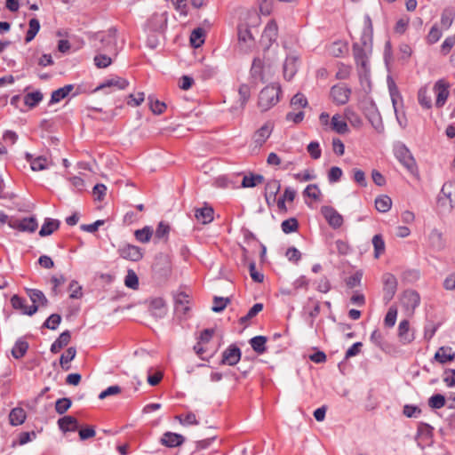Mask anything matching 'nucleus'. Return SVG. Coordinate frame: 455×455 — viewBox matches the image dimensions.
<instances>
[{
    "label": "nucleus",
    "instance_id": "nucleus-7",
    "mask_svg": "<svg viewBox=\"0 0 455 455\" xmlns=\"http://www.w3.org/2000/svg\"><path fill=\"white\" fill-rule=\"evenodd\" d=\"M382 282H383V301L385 304L389 303L396 291H397V285L398 282L396 277L390 273H385L382 275Z\"/></svg>",
    "mask_w": 455,
    "mask_h": 455
},
{
    "label": "nucleus",
    "instance_id": "nucleus-55",
    "mask_svg": "<svg viewBox=\"0 0 455 455\" xmlns=\"http://www.w3.org/2000/svg\"><path fill=\"white\" fill-rule=\"evenodd\" d=\"M397 317V307L395 306H391L384 318V324L387 328H392L395 326Z\"/></svg>",
    "mask_w": 455,
    "mask_h": 455
},
{
    "label": "nucleus",
    "instance_id": "nucleus-31",
    "mask_svg": "<svg viewBox=\"0 0 455 455\" xmlns=\"http://www.w3.org/2000/svg\"><path fill=\"white\" fill-rule=\"evenodd\" d=\"M150 311L156 317H163L166 314V304L164 299L156 298L150 302Z\"/></svg>",
    "mask_w": 455,
    "mask_h": 455
},
{
    "label": "nucleus",
    "instance_id": "nucleus-35",
    "mask_svg": "<svg viewBox=\"0 0 455 455\" xmlns=\"http://www.w3.org/2000/svg\"><path fill=\"white\" fill-rule=\"evenodd\" d=\"M43 93L39 91L28 92L23 97L24 105L33 108L43 100Z\"/></svg>",
    "mask_w": 455,
    "mask_h": 455
},
{
    "label": "nucleus",
    "instance_id": "nucleus-37",
    "mask_svg": "<svg viewBox=\"0 0 455 455\" xmlns=\"http://www.w3.org/2000/svg\"><path fill=\"white\" fill-rule=\"evenodd\" d=\"M74 89L73 84H67L61 88H59L52 92L51 96V103H58L61 100L65 99L70 92Z\"/></svg>",
    "mask_w": 455,
    "mask_h": 455
},
{
    "label": "nucleus",
    "instance_id": "nucleus-46",
    "mask_svg": "<svg viewBox=\"0 0 455 455\" xmlns=\"http://www.w3.org/2000/svg\"><path fill=\"white\" fill-rule=\"evenodd\" d=\"M337 73L335 78L338 80H347L350 77L353 68L351 65L345 64L343 62L337 63Z\"/></svg>",
    "mask_w": 455,
    "mask_h": 455
},
{
    "label": "nucleus",
    "instance_id": "nucleus-32",
    "mask_svg": "<svg viewBox=\"0 0 455 455\" xmlns=\"http://www.w3.org/2000/svg\"><path fill=\"white\" fill-rule=\"evenodd\" d=\"M304 308L311 318L309 324L312 327L315 318L320 314V302L313 298H309Z\"/></svg>",
    "mask_w": 455,
    "mask_h": 455
},
{
    "label": "nucleus",
    "instance_id": "nucleus-39",
    "mask_svg": "<svg viewBox=\"0 0 455 455\" xmlns=\"http://www.w3.org/2000/svg\"><path fill=\"white\" fill-rule=\"evenodd\" d=\"M28 347V343L26 340L21 339H18L12 349V356L15 359L22 358L26 355Z\"/></svg>",
    "mask_w": 455,
    "mask_h": 455
},
{
    "label": "nucleus",
    "instance_id": "nucleus-47",
    "mask_svg": "<svg viewBox=\"0 0 455 455\" xmlns=\"http://www.w3.org/2000/svg\"><path fill=\"white\" fill-rule=\"evenodd\" d=\"M40 29V23L39 20L36 18H33L28 22V29L26 33L25 36V42L29 43L31 42L36 34L38 33Z\"/></svg>",
    "mask_w": 455,
    "mask_h": 455
},
{
    "label": "nucleus",
    "instance_id": "nucleus-16",
    "mask_svg": "<svg viewBox=\"0 0 455 455\" xmlns=\"http://www.w3.org/2000/svg\"><path fill=\"white\" fill-rule=\"evenodd\" d=\"M189 296L184 291L177 293L174 297V309L176 314L186 315L189 311Z\"/></svg>",
    "mask_w": 455,
    "mask_h": 455
},
{
    "label": "nucleus",
    "instance_id": "nucleus-53",
    "mask_svg": "<svg viewBox=\"0 0 455 455\" xmlns=\"http://www.w3.org/2000/svg\"><path fill=\"white\" fill-rule=\"evenodd\" d=\"M204 43V31L201 28L194 29L190 35V44L197 48Z\"/></svg>",
    "mask_w": 455,
    "mask_h": 455
},
{
    "label": "nucleus",
    "instance_id": "nucleus-59",
    "mask_svg": "<svg viewBox=\"0 0 455 455\" xmlns=\"http://www.w3.org/2000/svg\"><path fill=\"white\" fill-rule=\"evenodd\" d=\"M307 106V100L302 93L295 94L291 100V107L293 109H301Z\"/></svg>",
    "mask_w": 455,
    "mask_h": 455
},
{
    "label": "nucleus",
    "instance_id": "nucleus-20",
    "mask_svg": "<svg viewBox=\"0 0 455 455\" xmlns=\"http://www.w3.org/2000/svg\"><path fill=\"white\" fill-rule=\"evenodd\" d=\"M129 85V82L127 79L120 76H114L108 80H106L104 83L100 84L95 91H100L105 88H116L117 90H124Z\"/></svg>",
    "mask_w": 455,
    "mask_h": 455
},
{
    "label": "nucleus",
    "instance_id": "nucleus-44",
    "mask_svg": "<svg viewBox=\"0 0 455 455\" xmlns=\"http://www.w3.org/2000/svg\"><path fill=\"white\" fill-rule=\"evenodd\" d=\"M154 234L153 228L149 226H146L141 229H137L134 232V236L137 241L146 243H148Z\"/></svg>",
    "mask_w": 455,
    "mask_h": 455
},
{
    "label": "nucleus",
    "instance_id": "nucleus-14",
    "mask_svg": "<svg viewBox=\"0 0 455 455\" xmlns=\"http://www.w3.org/2000/svg\"><path fill=\"white\" fill-rule=\"evenodd\" d=\"M434 92L436 94L435 106L442 108L449 97V84L444 80H438L434 85Z\"/></svg>",
    "mask_w": 455,
    "mask_h": 455
},
{
    "label": "nucleus",
    "instance_id": "nucleus-30",
    "mask_svg": "<svg viewBox=\"0 0 455 455\" xmlns=\"http://www.w3.org/2000/svg\"><path fill=\"white\" fill-rule=\"evenodd\" d=\"M389 92L396 119L399 124H402L399 117V105L403 106L402 96L395 84L389 85Z\"/></svg>",
    "mask_w": 455,
    "mask_h": 455
},
{
    "label": "nucleus",
    "instance_id": "nucleus-33",
    "mask_svg": "<svg viewBox=\"0 0 455 455\" xmlns=\"http://www.w3.org/2000/svg\"><path fill=\"white\" fill-rule=\"evenodd\" d=\"M60 221L58 220L45 219L40 231L39 235L40 236H47L52 235L54 231H56L60 227Z\"/></svg>",
    "mask_w": 455,
    "mask_h": 455
},
{
    "label": "nucleus",
    "instance_id": "nucleus-3",
    "mask_svg": "<svg viewBox=\"0 0 455 455\" xmlns=\"http://www.w3.org/2000/svg\"><path fill=\"white\" fill-rule=\"evenodd\" d=\"M437 203L449 211L455 207V181H447L443 185Z\"/></svg>",
    "mask_w": 455,
    "mask_h": 455
},
{
    "label": "nucleus",
    "instance_id": "nucleus-1",
    "mask_svg": "<svg viewBox=\"0 0 455 455\" xmlns=\"http://www.w3.org/2000/svg\"><path fill=\"white\" fill-rule=\"evenodd\" d=\"M281 93V87L275 84L263 88L259 94L258 100V106L260 110L265 112L275 106L280 100Z\"/></svg>",
    "mask_w": 455,
    "mask_h": 455
},
{
    "label": "nucleus",
    "instance_id": "nucleus-18",
    "mask_svg": "<svg viewBox=\"0 0 455 455\" xmlns=\"http://www.w3.org/2000/svg\"><path fill=\"white\" fill-rule=\"evenodd\" d=\"M120 256L125 259L139 261L142 259L141 249L132 244H126L119 249Z\"/></svg>",
    "mask_w": 455,
    "mask_h": 455
},
{
    "label": "nucleus",
    "instance_id": "nucleus-28",
    "mask_svg": "<svg viewBox=\"0 0 455 455\" xmlns=\"http://www.w3.org/2000/svg\"><path fill=\"white\" fill-rule=\"evenodd\" d=\"M455 353L450 347H441L435 355V359L442 364L453 361Z\"/></svg>",
    "mask_w": 455,
    "mask_h": 455
},
{
    "label": "nucleus",
    "instance_id": "nucleus-36",
    "mask_svg": "<svg viewBox=\"0 0 455 455\" xmlns=\"http://www.w3.org/2000/svg\"><path fill=\"white\" fill-rule=\"evenodd\" d=\"M76 355V349L74 347H68L65 353L60 355V364L64 371L70 369L69 363L74 360Z\"/></svg>",
    "mask_w": 455,
    "mask_h": 455
},
{
    "label": "nucleus",
    "instance_id": "nucleus-13",
    "mask_svg": "<svg viewBox=\"0 0 455 455\" xmlns=\"http://www.w3.org/2000/svg\"><path fill=\"white\" fill-rule=\"evenodd\" d=\"M241 355V350L237 346L230 345L222 353L221 363L234 366L240 361Z\"/></svg>",
    "mask_w": 455,
    "mask_h": 455
},
{
    "label": "nucleus",
    "instance_id": "nucleus-22",
    "mask_svg": "<svg viewBox=\"0 0 455 455\" xmlns=\"http://www.w3.org/2000/svg\"><path fill=\"white\" fill-rule=\"evenodd\" d=\"M213 214L214 210L208 204H204L202 208L196 209L195 211L196 219L203 224L211 223L214 219Z\"/></svg>",
    "mask_w": 455,
    "mask_h": 455
},
{
    "label": "nucleus",
    "instance_id": "nucleus-62",
    "mask_svg": "<svg viewBox=\"0 0 455 455\" xmlns=\"http://www.w3.org/2000/svg\"><path fill=\"white\" fill-rule=\"evenodd\" d=\"M61 322V316L59 314H52L43 323V328L56 330Z\"/></svg>",
    "mask_w": 455,
    "mask_h": 455
},
{
    "label": "nucleus",
    "instance_id": "nucleus-17",
    "mask_svg": "<svg viewBox=\"0 0 455 455\" xmlns=\"http://www.w3.org/2000/svg\"><path fill=\"white\" fill-rule=\"evenodd\" d=\"M185 442V437L182 435L173 433V432H165L163 434L160 443L168 448H175L183 444Z\"/></svg>",
    "mask_w": 455,
    "mask_h": 455
},
{
    "label": "nucleus",
    "instance_id": "nucleus-57",
    "mask_svg": "<svg viewBox=\"0 0 455 455\" xmlns=\"http://www.w3.org/2000/svg\"><path fill=\"white\" fill-rule=\"evenodd\" d=\"M72 405L70 398L63 397L60 398L55 403V411L58 414H64Z\"/></svg>",
    "mask_w": 455,
    "mask_h": 455
},
{
    "label": "nucleus",
    "instance_id": "nucleus-43",
    "mask_svg": "<svg viewBox=\"0 0 455 455\" xmlns=\"http://www.w3.org/2000/svg\"><path fill=\"white\" fill-rule=\"evenodd\" d=\"M331 125L332 130L339 134H344L348 132L347 123L341 118L339 115H334L332 116Z\"/></svg>",
    "mask_w": 455,
    "mask_h": 455
},
{
    "label": "nucleus",
    "instance_id": "nucleus-4",
    "mask_svg": "<svg viewBox=\"0 0 455 455\" xmlns=\"http://www.w3.org/2000/svg\"><path fill=\"white\" fill-rule=\"evenodd\" d=\"M26 293L32 302V305L29 306V309L25 312L27 315L31 316L38 311L39 307L48 306L49 300L42 291L28 288L26 289Z\"/></svg>",
    "mask_w": 455,
    "mask_h": 455
},
{
    "label": "nucleus",
    "instance_id": "nucleus-5",
    "mask_svg": "<svg viewBox=\"0 0 455 455\" xmlns=\"http://www.w3.org/2000/svg\"><path fill=\"white\" fill-rule=\"evenodd\" d=\"M400 302L403 309L410 315H412L415 309L419 306L420 296L415 290H405L400 298Z\"/></svg>",
    "mask_w": 455,
    "mask_h": 455
},
{
    "label": "nucleus",
    "instance_id": "nucleus-42",
    "mask_svg": "<svg viewBox=\"0 0 455 455\" xmlns=\"http://www.w3.org/2000/svg\"><path fill=\"white\" fill-rule=\"evenodd\" d=\"M170 231V225L165 221H160L155 231V239L164 240V242H167Z\"/></svg>",
    "mask_w": 455,
    "mask_h": 455
},
{
    "label": "nucleus",
    "instance_id": "nucleus-6",
    "mask_svg": "<svg viewBox=\"0 0 455 455\" xmlns=\"http://www.w3.org/2000/svg\"><path fill=\"white\" fill-rule=\"evenodd\" d=\"M116 33L117 30L115 28H110L106 32H98L95 34V40L100 41V46L95 45L98 51H108L112 49L116 44Z\"/></svg>",
    "mask_w": 455,
    "mask_h": 455
},
{
    "label": "nucleus",
    "instance_id": "nucleus-41",
    "mask_svg": "<svg viewBox=\"0 0 455 455\" xmlns=\"http://www.w3.org/2000/svg\"><path fill=\"white\" fill-rule=\"evenodd\" d=\"M392 200L388 196H379L375 199V208L379 212H387L391 209Z\"/></svg>",
    "mask_w": 455,
    "mask_h": 455
},
{
    "label": "nucleus",
    "instance_id": "nucleus-40",
    "mask_svg": "<svg viewBox=\"0 0 455 455\" xmlns=\"http://www.w3.org/2000/svg\"><path fill=\"white\" fill-rule=\"evenodd\" d=\"M455 18V11L453 8H445L441 15V27L443 30L451 28Z\"/></svg>",
    "mask_w": 455,
    "mask_h": 455
},
{
    "label": "nucleus",
    "instance_id": "nucleus-2",
    "mask_svg": "<svg viewBox=\"0 0 455 455\" xmlns=\"http://www.w3.org/2000/svg\"><path fill=\"white\" fill-rule=\"evenodd\" d=\"M394 153L396 159L410 172L414 173L418 171L414 157L409 148L403 143L395 146Z\"/></svg>",
    "mask_w": 455,
    "mask_h": 455
},
{
    "label": "nucleus",
    "instance_id": "nucleus-50",
    "mask_svg": "<svg viewBox=\"0 0 455 455\" xmlns=\"http://www.w3.org/2000/svg\"><path fill=\"white\" fill-rule=\"evenodd\" d=\"M281 189V184L280 181L277 180H270L266 183L265 186V194L268 195L269 197H275L280 192Z\"/></svg>",
    "mask_w": 455,
    "mask_h": 455
},
{
    "label": "nucleus",
    "instance_id": "nucleus-21",
    "mask_svg": "<svg viewBox=\"0 0 455 455\" xmlns=\"http://www.w3.org/2000/svg\"><path fill=\"white\" fill-rule=\"evenodd\" d=\"M148 24L154 32H163L167 27V13H154L149 19Z\"/></svg>",
    "mask_w": 455,
    "mask_h": 455
},
{
    "label": "nucleus",
    "instance_id": "nucleus-11",
    "mask_svg": "<svg viewBox=\"0 0 455 455\" xmlns=\"http://www.w3.org/2000/svg\"><path fill=\"white\" fill-rule=\"evenodd\" d=\"M278 37V26L275 20H271L266 25L261 35V43L266 48H269Z\"/></svg>",
    "mask_w": 455,
    "mask_h": 455
},
{
    "label": "nucleus",
    "instance_id": "nucleus-12",
    "mask_svg": "<svg viewBox=\"0 0 455 455\" xmlns=\"http://www.w3.org/2000/svg\"><path fill=\"white\" fill-rule=\"evenodd\" d=\"M322 213L328 224L334 229L339 228L344 222L343 217L331 206H323Z\"/></svg>",
    "mask_w": 455,
    "mask_h": 455
},
{
    "label": "nucleus",
    "instance_id": "nucleus-58",
    "mask_svg": "<svg viewBox=\"0 0 455 455\" xmlns=\"http://www.w3.org/2000/svg\"><path fill=\"white\" fill-rule=\"evenodd\" d=\"M443 33L442 30L439 28L437 24H434L432 28H430L426 40L427 44H433L439 41L441 38Z\"/></svg>",
    "mask_w": 455,
    "mask_h": 455
},
{
    "label": "nucleus",
    "instance_id": "nucleus-60",
    "mask_svg": "<svg viewBox=\"0 0 455 455\" xmlns=\"http://www.w3.org/2000/svg\"><path fill=\"white\" fill-rule=\"evenodd\" d=\"M445 397L441 394L433 395L428 399V406L435 410L443 408L445 405Z\"/></svg>",
    "mask_w": 455,
    "mask_h": 455
},
{
    "label": "nucleus",
    "instance_id": "nucleus-23",
    "mask_svg": "<svg viewBox=\"0 0 455 455\" xmlns=\"http://www.w3.org/2000/svg\"><path fill=\"white\" fill-rule=\"evenodd\" d=\"M59 428L66 433V432H76L79 428L78 420L70 415L64 416L58 419Z\"/></svg>",
    "mask_w": 455,
    "mask_h": 455
},
{
    "label": "nucleus",
    "instance_id": "nucleus-52",
    "mask_svg": "<svg viewBox=\"0 0 455 455\" xmlns=\"http://www.w3.org/2000/svg\"><path fill=\"white\" fill-rule=\"evenodd\" d=\"M263 309L262 303L254 304L247 312V314L239 319L241 324H246L251 319L255 317Z\"/></svg>",
    "mask_w": 455,
    "mask_h": 455
},
{
    "label": "nucleus",
    "instance_id": "nucleus-25",
    "mask_svg": "<svg viewBox=\"0 0 455 455\" xmlns=\"http://www.w3.org/2000/svg\"><path fill=\"white\" fill-rule=\"evenodd\" d=\"M371 41H368L366 46L362 42L361 44H353L352 50L355 61L369 59V53L371 49Z\"/></svg>",
    "mask_w": 455,
    "mask_h": 455
},
{
    "label": "nucleus",
    "instance_id": "nucleus-9",
    "mask_svg": "<svg viewBox=\"0 0 455 455\" xmlns=\"http://www.w3.org/2000/svg\"><path fill=\"white\" fill-rule=\"evenodd\" d=\"M10 228L21 232L33 233L37 229L38 223L35 217H25L22 219H11L8 221Z\"/></svg>",
    "mask_w": 455,
    "mask_h": 455
},
{
    "label": "nucleus",
    "instance_id": "nucleus-56",
    "mask_svg": "<svg viewBox=\"0 0 455 455\" xmlns=\"http://www.w3.org/2000/svg\"><path fill=\"white\" fill-rule=\"evenodd\" d=\"M282 231L284 234L296 232L299 228V222L296 218H290L285 220L281 224Z\"/></svg>",
    "mask_w": 455,
    "mask_h": 455
},
{
    "label": "nucleus",
    "instance_id": "nucleus-26",
    "mask_svg": "<svg viewBox=\"0 0 455 455\" xmlns=\"http://www.w3.org/2000/svg\"><path fill=\"white\" fill-rule=\"evenodd\" d=\"M71 339V334L69 331H64L59 336V338L52 344L51 352L52 354H56L60 351L64 347H66Z\"/></svg>",
    "mask_w": 455,
    "mask_h": 455
},
{
    "label": "nucleus",
    "instance_id": "nucleus-27",
    "mask_svg": "<svg viewBox=\"0 0 455 455\" xmlns=\"http://www.w3.org/2000/svg\"><path fill=\"white\" fill-rule=\"evenodd\" d=\"M27 419L26 411L21 407L13 408L9 414V421L12 426L22 425Z\"/></svg>",
    "mask_w": 455,
    "mask_h": 455
},
{
    "label": "nucleus",
    "instance_id": "nucleus-19",
    "mask_svg": "<svg viewBox=\"0 0 455 455\" xmlns=\"http://www.w3.org/2000/svg\"><path fill=\"white\" fill-rule=\"evenodd\" d=\"M398 338L403 345L411 343L414 339V332L410 329V322L406 319L400 322L398 326Z\"/></svg>",
    "mask_w": 455,
    "mask_h": 455
},
{
    "label": "nucleus",
    "instance_id": "nucleus-48",
    "mask_svg": "<svg viewBox=\"0 0 455 455\" xmlns=\"http://www.w3.org/2000/svg\"><path fill=\"white\" fill-rule=\"evenodd\" d=\"M372 22L371 17L364 16V29L361 36V42L366 46L368 41H371Z\"/></svg>",
    "mask_w": 455,
    "mask_h": 455
},
{
    "label": "nucleus",
    "instance_id": "nucleus-63",
    "mask_svg": "<svg viewBox=\"0 0 455 455\" xmlns=\"http://www.w3.org/2000/svg\"><path fill=\"white\" fill-rule=\"evenodd\" d=\"M418 101L419 105L427 109L432 108V100L431 97L427 95V92L426 89H420L418 92Z\"/></svg>",
    "mask_w": 455,
    "mask_h": 455
},
{
    "label": "nucleus",
    "instance_id": "nucleus-64",
    "mask_svg": "<svg viewBox=\"0 0 455 455\" xmlns=\"http://www.w3.org/2000/svg\"><path fill=\"white\" fill-rule=\"evenodd\" d=\"M296 110L297 109H294L293 111H290L286 114L285 120L287 122H291L293 124H298L303 121L305 117L304 111L301 109H299L298 111Z\"/></svg>",
    "mask_w": 455,
    "mask_h": 455
},
{
    "label": "nucleus",
    "instance_id": "nucleus-61",
    "mask_svg": "<svg viewBox=\"0 0 455 455\" xmlns=\"http://www.w3.org/2000/svg\"><path fill=\"white\" fill-rule=\"evenodd\" d=\"M239 101L242 107H244L251 97V88L248 84H243L238 89Z\"/></svg>",
    "mask_w": 455,
    "mask_h": 455
},
{
    "label": "nucleus",
    "instance_id": "nucleus-45",
    "mask_svg": "<svg viewBox=\"0 0 455 455\" xmlns=\"http://www.w3.org/2000/svg\"><path fill=\"white\" fill-rule=\"evenodd\" d=\"M11 305L13 309L20 311L21 314L26 315V311L29 309V306L27 305L26 299L15 294L11 298Z\"/></svg>",
    "mask_w": 455,
    "mask_h": 455
},
{
    "label": "nucleus",
    "instance_id": "nucleus-15",
    "mask_svg": "<svg viewBox=\"0 0 455 455\" xmlns=\"http://www.w3.org/2000/svg\"><path fill=\"white\" fill-rule=\"evenodd\" d=\"M274 129L272 122L267 121L260 128H259L253 135V141L256 146L261 147L270 137Z\"/></svg>",
    "mask_w": 455,
    "mask_h": 455
},
{
    "label": "nucleus",
    "instance_id": "nucleus-38",
    "mask_svg": "<svg viewBox=\"0 0 455 455\" xmlns=\"http://www.w3.org/2000/svg\"><path fill=\"white\" fill-rule=\"evenodd\" d=\"M263 68H264L263 60H260L259 58H255L252 61V65L251 68V76L256 80L264 82Z\"/></svg>",
    "mask_w": 455,
    "mask_h": 455
},
{
    "label": "nucleus",
    "instance_id": "nucleus-8",
    "mask_svg": "<svg viewBox=\"0 0 455 455\" xmlns=\"http://www.w3.org/2000/svg\"><path fill=\"white\" fill-rule=\"evenodd\" d=\"M214 333L215 330L212 328L204 329L197 338V342L194 346L193 350L202 360H208V358L204 356V354L208 350L206 345L212 340Z\"/></svg>",
    "mask_w": 455,
    "mask_h": 455
},
{
    "label": "nucleus",
    "instance_id": "nucleus-49",
    "mask_svg": "<svg viewBox=\"0 0 455 455\" xmlns=\"http://www.w3.org/2000/svg\"><path fill=\"white\" fill-rule=\"evenodd\" d=\"M148 102L149 108L155 115H161L166 109V104L157 99H155L152 95L148 96Z\"/></svg>",
    "mask_w": 455,
    "mask_h": 455
},
{
    "label": "nucleus",
    "instance_id": "nucleus-54",
    "mask_svg": "<svg viewBox=\"0 0 455 455\" xmlns=\"http://www.w3.org/2000/svg\"><path fill=\"white\" fill-rule=\"evenodd\" d=\"M374 257L378 259L385 251V242L381 235L377 234L372 238Z\"/></svg>",
    "mask_w": 455,
    "mask_h": 455
},
{
    "label": "nucleus",
    "instance_id": "nucleus-51",
    "mask_svg": "<svg viewBox=\"0 0 455 455\" xmlns=\"http://www.w3.org/2000/svg\"><path fill=\"white\" fill-rule=\"evenodd\" d=\"M264 181V177L260 174H251L250 176H244L242 180L243 188H253L258 184H261Z\"/></svg>",
    "mask_w": 455,
    "mask_h": 455
},
{
    "label": "nucleus",
    "instance_id": "nucleus-34",
    "mask_svg": "<svg viewBox=\"0 0 455 455\" xmlns=\"http://www.w3.org/2000/svg\"><path fill=\"white\" fill-rule=\"evenodd\" d=\"M238 40L240 43H244L247 47H251L255 43L251 29L247 26L238 28Z\"/></svg>",
    "mask_w": 455,
    "mask_h": 455
},
{
    "label": "nucleus",
    "instance_id": "nucleus-10",
    "mask_svg": "<svg viewBox=\"0 0 455 455\" xmlns=\"http://www.w3.org/2000/svg\"><path fill=\"white\" fill-rule=\"evenodd\" d=\"M351 92L352 91L348 86L338 84L331 88L330 96L336 105H345L348 102Z\"/></svg>",
    "mask_w": 455,
    "mask_h": 455
},
{
    "label": "nucleus",
    "instance_id": "nucleus-24",
    "mask_svg": "<svg viewBox=\"0 0 455 455\" xmlns=\"http://www.w3.org/2000/svg\"><path fill=\"white\" fill-rule=\"evenodd\" d=\"M25 158L29 163L30 167L35 172L44 171L48 169V160L44 156L34 157L30 153H26Z\"/></svg>",
    "mask_w": 455,
    "mask_h": 455
},
{
    "label": "nucleus",
    "instance_id": "nucleus-29",
    "mask_svg": "<svg viewBox=\"0 0 455 455\" xmlns=\"http://www.w3.org/2000/svg\"><path fill=\"white\" fill-rule=\"evenodd\" d=\"M267 338L266 336L259 335L251 338L249 343L251 348L258 354L263 355L267 352Z\"/></svg>",
    "mask_w": 455,
    "mask_h": 455
}]
</instances>
